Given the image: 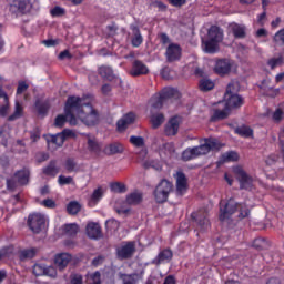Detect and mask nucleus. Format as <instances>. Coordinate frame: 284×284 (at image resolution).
I'll use <instances>...</instances> for the list:
<instances>
[{
	"label": "nucleus",
	"instance_id": "bf43d9fd",
	"mask_svg": "<svg viewBox=\"0 0 284 284\" xmlns=\"http://www.w3.org/2000/svg\"><path fill=\"white\" fill-rule=\"evenodd\" d=\"M150 7L151 8H158L159 10H166V6H165V3H163V2H161V1H159V0H155V1H152L151 3H150Z\"/></svg>",
	"mask_w": 284,
	"mask_h": 284
},
{
	"label": "nucleus",
	"instance_id": "de8ad7c7",
	"mask_svg": "<svg viewBox=\"0 0 284 284\" xmlns=\"http://www.w3.org/2000/svg\"><path fill=\"white\" fill-rule=\"evenodd\" d=\"M34 276H44L45 275V265L44 264H36L33 266Z\"/></svg>",
	"mask_w": 284,
	"mask_h": 284
},
{
	"label": "nucleus",
	"instance_id": "7ed1b4c3",
	"mask_svg": "<svg viewBox=\"0 0 284 284\" xmlns=\"http://www.w3.org/2000/svg\"><path fill=\"white\" fill-rule=\"evenodd\" d=\"M221 41H223V29L212 26L207 31V40L202 41L205 52L214 54L219 50Z\"/></svg>",
	"mask_w": 284,
	"mask_h": 284
},
{
	"label": "nucleus",
	"instance_id": "412c9836",
	"mask_svg": "<svg viewBox=\"0 0 284 284\" xmlns=\"http://www.w3.org/2000/svg\"><path fill=\"white\" fill-rule=\"evenodd\" d=\"M87 146L89 152H91L92 154H97V155L101 154V143L97 141V138L88 135Z\"/></svg>",
	"mask_w": 284,
	"mask_h": 284
},
{
	"label": "nucleus",
	"instance_id": "2eb2a0df",
	"mask_svg": "<svg viewBox=\"0 0 284 284\" xmlns=\"http://www.w3.org/2000/svg\"><path fill=\"white\" fill-rule=\"evenodd\" d=\"M175 181H176V194L179 196H183L185 192H187V178L185 176V173L178 172L175 174Z\"/></svg>",
	"mask_w": 284,
	"mask_h": 284
},
{
	"label": "nucleus",
	"instance_id": "864d4df0",
	"mask_svg": "<svg viewBox=\"0 0 284 284\" xmlns=\"http://www.w3.org/2000/svg\"><path fill=\"white\" fill-rule=\"evenodd\" d=\"M10 110V102H8V97L7 100H4V103L0 105V116H6Z\"/></svg>",
	"mask_w": 284,
	"mask_h": 284
},
{
	"label": "nucleus",
	"instance_id": "a18cd8bd",
	"mask_svg": "<svg viewBox=\"0 0 284 284\" xmlns=\"http://www.w3.org/2000/svg\"><path fill=\"white\" fill-rule=\"evenodd\" d=\"M51 143H54L58 148H61L65 143V139L61 133H58L51 138Z\"/></svg>",
	"mask_w": 284,
	"mask_h": 284
},
{
	"label": "nucleus",
	"instance_id": "f8f14e48",
	"mask_svg": "<svg viewBox=\"0 0 284 284\" xmlns=\"http://www.w3.org/2000/svg\"><path fill=\"white\" fill-rule=\"evenodd\" d=\"M181 126V119L179 116L171 118L164 126V134L166 136H176L179 128Z\"/></svg>",
	"mask_w": 284,
	"mask_h": 284
},
{
	"label": "nucleus",
	"instance_id": "603ef678",
	"mask_svg": "<svg viewBox=\"0 0 284 284\" xmlns=\"http://www.w3.org/2000/svg\"><path fill=\"white\" fill-rule=\"evenodd\" d=\"M36 106H37V110H38V113L39 114H48V110H49V105H48V103H37L36 104Z\"/></svg>",
	"mask_w": 284,
	"mask_h": 284
},
{
	"label": "nucleus",
	"instance_id": "4c0bfd02",
	"mask_svg": "<svg viewBox=\"0 0 284 284\" xmlns=\"http://www.w3.org/2000/svg\"><path fill=\"white\" fill-rule=\"evenodd\" d=\"M67 211L71 215L79 214V212H81V204L77 201H72L67 205Z\"/></svg>",
	"mask_w": 284,
	"mask_h": 284
},
{
	"label": "nucleus",
	"instance_id": "0e129e2a",
	"mask_svg": "<svg viewBox=\"0 0 284 284\" xmlns=\"http://www.w3.org/2000/svg\"><path fill=\"white\" fill-rule=\"evenodd\" d=\"M102 196H103V191L101 189H97L93 191L91 199L92 201H94V203H97Z\"/></svg>",
	"mask_w": 284,
	"mask_h": 284
},
{
	"label": "nucleus",
	"instance_id": "09e8293b",
	"mask_svg": "<svg viewBox=\"0 0 284 284\" xmlns=\"http://www.w3.org/2000/svg\"><path fill=\"white\" fill-rule=\"evenodd\" d=\"M70 283L71 284H83V275L79 273H72L70 275Z\"/></svg>",
	"mask_w": 284,
	"mask_h": 284
},
{
	"label": "nucleus",
	"instance_id": "6ab92c4d",
	"mask_svg": "<svg viewBox=\"0 0 284 284\" xmlns=\"http://www.w3.org/2000/svg\"><path fill=\"white\" fill-rule=\"evenodd\" d=\"M231 70L232 64H230V61L227 60H219L214 68V71L216 72V74H220V77L229 74Z\"/></svg>",
	"mask_w": 284,
	"mask_h": 284
},
{
	"label": "nucleus",
	"instance_id": "c03bdc74",
	"mask_svg": "<svg viewBox=\"0 0 284 284\" xmlns=\"http://www.w3.org/2000/svg\"><path fill=\"white\" fill-rule=\"evenodd\" d=\"M267 65L271 67V70H274L275 68L283 65V58H271L267 61Z\"/></svg>",
	"mask_w": 284,
	"mask_h": 284
},
{
	"label": "nucleus",
	"instance_id": "680f3d73",
	"mask_svg": "<svg viewBox=\"0 0 284 284\" xmlns=\"http://www.w3.org/2000/svg\"><path fill=\"white\" fill-rule=\"evenodd\" d=\"M29 85L24 81L18 83L17 94H23L28 90Z\"/></svg>",
	"mask_w": 284,
	"mask_h": 284
},
{
	"label": "nucleus",
	"instance_id": "4be33fe9",
	"mask_svg": "<svg viewBox=\"0 0 284 284\" xmlns=\"http://www.w3.org/2000/svg\"><path fill=\"white\" fill-rule=\"evenodd\" d=\"M87 235L89 239H101V225L91 222L87 225Z\"/></svg>",
	"mask_w": 284,
	"mask_h": 284
},
{
	"label": "nucleus",
	"instance_id": "f257e3e1",
	"mask_svg": "<svg viewBox=\"0 0 284 284\" xmlns=\"http://www.w3.org/2000/svg\"><path fill=\"white\" fill-rule=\"evenodd\" d=\"M65 112L70 125H97L99 123V112L90 104V98L70 95L65 102Z\"/></svg>",
	"mask_w": 284,
	"mask_h": 284
},
{
	"label": "nucleus",
	"instance_id": "052dcab7",
	"mask_svg": "<svg viewBox=\"0 0 284 284\" xmlns=\"http://www.w3.org/2000/svg\"><path fill=\"white\" fill-rule=\"evenodd\" d=\"M42 205L44 207H49L50 210H54V207H57V202H54L52 199H47L43 200Z\"/></svg>",
	"mask_w": 284,
	"mask_h": 284
},
{
	"label": "nucleus",
	"instance_id": "a19ab883",
	"mask_svg": "<svg viewBox=\"0 0 284 284\" xmlns=\"http://www.w3.org/2000/svg\"><path fill=\"white\" fill-rule=\"evenodd\" d=\"M64 233L68 234V236H75V234L79 232V225L77 224H65Z\"/></svg>",
	"mask_w": 284,
	"mask_h": 284
},
{
	"label": "nucleus",
	"instance_id": "5fc2aeb1",
	"mask_svg": "<svg viewBox=\"0 0 284 284\" xmlns=\"http://www.w3.org/2000/svg\"><path fill=\"white\" fill-rule=\"evenodd\" d=\"M30 138L33 141V143H37V141L41 139V130H39V128L33 129L30 133Z\"/></svg>",
	"mask_w": 284,
	"mask_h": 284
},
{
	"label": "nucleus",
	"instance_id": "c9c22d12",
	"mask_svg": "<svg viewBox=\"0 0 284 284\" xmlns=\"http://www.w3.org/2000/svg\"><path fill=\"white\" fill-rule=\"evenodd\" d=\"M200 90H202V92H210V90H214V82L206 78L200 80Z\"/></svg>",
	"mask_w": 284,
	"mask_h": 284
},
{
	"label": "nucleus",
	"instance_id": "ddd939ff",
	"mask_svg": "<svg viewBox=\"0 0 284 284\" xmlns=\"http://www.w3.org/2000/svg\"><path fill=\"white\" fill-rule=\"evenodd\" d=\"M192 217L200 230H207V227H210V220L207 219V212L205 210L193 213Z\"/></svg>",
	"mask_w": 284,
	"mask_h": 284
},
{
	"label": "nucleus",
	"instance_id": "a211bd4d",
	"mask_svg": "<svg viewBox=\"0 0 284 284\" xmlns=\"http://www.w3.org/2000/svg\"><path fill=\"white\" fill-rule=\"evenodd\" d=\"M150 70L142 61L135 60L130 71L131 77H141V74H148Z\"/></svg>",
	"mask_w": 284,
	"mask_h": 284
},
{
	"label": "nucleus",
	"instance_id": "f3484780",
	"mask_svg": "<svg viewBox=\"0 0 284 284\" xmlns=\"http://www.w3.org/2000/svg\"><path fill=\"white\" fill-rule=\"evenodd\" d=\"M136 120V115L130 112L122 116L116 123L119 132H123L129 125H132Z\"/></svg>",
	"mask_w": 284,
	"mask_h": 284
},
{
	"label": "nucleus",
	"instance_id": "13d9d810",
	"mask_svg": "<svg viewBox=\"0 0 284 284\" xmlns=\"http://www.w3.org/2000/svg\"><path fill=\"white\" fill-rule=\"evenodd\" d=\"M62 14H65V9L61 7H55L51 10L52 17H62Z\"/></svg>",
	"mask_w": 284,
	"mask_h": 284
},
{
	"label": "nucleus",
	"instance_id": "393cba45",
	"mask_svg": "<svg viewBox=\"0 0 284 284\" xmlns=\"http://www.w3.org/2000/svg\"><path fill=\"white\" fill-rule=\"evenodd\" d=\"M14 179L19 185H28L30 179V172L27 170H21L14 173Z\"/></svg>",
	"mask_w": 284,
	"mask_h": 284
},
{
	"label": "nucleus",
	"instance_id": "aec40b11",
	"mask_svg": "<svg viewBox=\"0 0 284 284\" xmlns=\"http://www.w3.org/2000/svg\"><path fill=\"white\" fill-rule=\"evenodd\" d=\"M72 261V255L68 253H61L55 255L54 263L59 270H65L68 267V263Z\"/></svg>",
	"mask_w": 284,
	"mask_h": 284
},
{
	"label": "nucleus",
	"instance_id": "b1692460",
	"mask_svg": "<svg viewBox=\"0 0 284 284\" xmlns=\"http://www.w3.org/2000/svg\"><path fill=\"white\" fill-rule=\"evenodd\" d=\"M98 72L100 77L106 81H114V79H119L110 67L102 65L98 69Z\"/></svg>",
	"mask_w": 284,
	"mask_h": 284
},
{
	"label": "nucleus",
	"instance_id": "5701e85b",
	"mask_svg": "<svg viewBox=\"0 0 284 284\" xmlns=\"http://www.w3.org/2000/svg\"><path fill=\"white\" fill-rule=\"evenodd\" d=\"M123 144L119 142L111 143L104 148V153H106L109 156H112L114 154H123L124 152Z\"/></svg>",
	"mask_w": 284,
	"mask_h": 284
},
{
	"label": "nucleus",
	"instance_id": "8fccbe9b",
	"mask_svg": "<svg viewBox=\"0 0 284 284\" xmlns=\"http://www.w3.org/2000/svg\"><path fill=\"white\" fill-rule=\"evenodd\" d=\"M111 191L118 193L125 192V184L119 182L112 183Z\"/></svg>",
	"mask_w": 284,
	"mask_h": 284
},
{
	"label": "nucleus",
	"instance_id": "f704fd0d",
	"mask_svg": "<svg viewBox=\"0 0 284 284\" xmlns=\"http://www.w3.org/2000/svg\"><path fill=\"white\" fill-rule=\"evenodd\" d=\"M23 116V106L19 101H16L14 112L9 116V121H17V119H21Z\"/></svg>",
	"mask_w": 284,
	"mask_h": 284
},
{
	"label": "nucleus",
	"instance_id": "3c124183",
	"mask_svg": "<svg viewBox=\"0 0 284 284\" xmlns=\"http://www.w3.org/2000/svg\"><path fill=\"white\" fill-rule=\"evenodd\" d=\"M44 276H50V278H57V268L53 266H44Z\"/></svg>",
	"mask_w": 284,
	"mask_h": 284
},
{
	"label": "nucleus",
	"instance_id": "e2e57ef3",
	"mask_svg": "<svg viewBox=\"0 0 284 284\" xmlns=\"http://www.w3.org/2000/svg\"><path fill=\"white\" fill-rule=\"evenodd\" d=\"M92 284H101V273L99 271L90 275Z\"/></svg>",
	"mask_w": 284,
	"mask_h": 284
},
{
	"label": "nucleus",
	"instance_id": "0eeeda50",
	"mask_svg": "<svg viewBox=\"0 0 284 284\" xmlns=\"http://www.w3.org/2000/svg\"><path fill=\"white\" fill-rule=\"evenodd\" d=\"M171 97H174V89L172 88H165L161 93L154 94L150 100L152 110H161L163 108L164 101Z\"/></svg>",
	"mask_w": 284,
	"mask_h": 284
},
{
	"label": "nucleus",
	"instance_id": "774afa93",
	"mask_svg": "<svg viewBox=\"0 0 284 284\" xmlns=\"http://www.w3.org/2000/svg\"><path fill=\"white\" fill-rule=\"evenodd\" d=\"M103 261H105V257H103L102 255L97 256L92 260L93 267H99V265H103Z\"/></svg>",
	"mask_w": 284,
	"mask_h": 284
},
{
	"label": "nucleus",
	"instance_id": "6e6d98bb",
	"mask_svg": "<svg viewBox=\"0 0 284 284\" xmlns=\"http://www.w3.org/2000/svg\"><path fill=\"white\" fill-rule=\"evenodd\" d=\"M274 41L275 43H282L284 45V29L275 33Z\"/></svg>",
	"mask_w": 284,
	"mask_h": 284
},
{
	"label": "nucleus",
	"instance_id": "7c9ffc66",
	"mask_svg": "<svg viewBox=\"0 0 284 284\" xmlns=\"http://www.w3.org/2000/svg\"><path fill=\"white\" fill-rule=\"evenodd\" d=\"M227 116H230V109L225 105L223 110H214L212 121H222L223 119H227Z\"/></svg>",
	"mask_w": 284,
	"mask_h": 284
},
{
	"label": "nucleus",
	"instance_id": "bb28decb",
	"mask_svg": "<svg viewBox=\"0 0 284 284\" xmlns=\"http://www.w3.org/2000/svg\"><path fill=\"white\" fill-rule=\"evenodd\" d=\"M165 123V115L163 113H152L151 114V125L154 130L161 128Z\"/></svg>",
	"mask_w": 284,
	"mask_h": 284
},
{
	"label": "nucleus",
	"instance_id": "72a5a7b5",
	"mask_svg": "<svg viewBox=\"0 0 284 284\" xmlns=\"http://www.w3.org/2000/svg\"><path fill=\"white\" fill-rule=\"evenodd\" d=\"M235 134L248 139V136H252V134H254V131L250 126L242 125L235 129Z\"/></svg>",
	"mask_w": 284,
	"mask_h": 284
},
{
	"label": "nucleus",
	"instance_id": "20e7f679",
	"mask_svg": "<svg viewBox=\"0 0 284 284\" xmlns=\"http://www.w3.org/2000/svg\"><path fill=\"white\" fill-rule=\"evenodd\" d=\"M239 92V85L234 82L229 83L226 92L224 94L225 106L230 110H236L243 105V97L236 94Z\"/></svg>",
	"mask_w": 284,
	"mask_h": 284
},
{
	"label": "nucleus",
	"instance_id": "1a4fd4ad",
	"mask_svg": "<svg viewBox=\"0 0 284 284\" xmlns=\"http://www.w3.org/2000/svg\"><path fill=\"white\" fill-rule=\"evenodd\" d=\"M134 252H136V243L125 242L116 248V256L120 261H128V258L134 256Z\"/></svg>",
	"mask_w": 284,
	"mask_h": 284
},
{
	"label": "nucleus",
	"instance_id": "dca6fc26",
	"mask_svg": "<svg viewBox=\"0 0 284 284\" xmlns=\"http://www.w3.org/2000/svg\"><path fill=\"white\" fill-rule=\"evenodd\" d=\"M173 256H174V253H172V250L164 248L153 260V265H161L163 263H170V261H172Z\"/></svg>",
	"mask_w": 284,
	"mask_h": 284
},
{
	"label": "nucleus",
	"instance_id": "423d86ee",
	"mask_svg": "<svg viewBox=\"0 0 284 284\" xmlns=\"http://www.w3.org/2000/svg\"><path fill=\"white\" fill-rule=\"evenodd\" d=\"M172 182L168 180H162L154 191L156 203H165V201H168V196H170V192H172Z\"/></svg>",
	"mask_w": 284,
	"mask_h": 284
},
{
	"label": "nucleus",
	"instance_id": "4d7b16f0",
	"mask_svg": "<svg viewBox=\"0 0 284 284\" xmlns=\"http://www.w3.org/2000/svg\"><path fill=\"white\" fill-rule=\"evenodd\" d=\"M123 284H136V275H123Z\"/></svg>",
	"mask_w": 284,
	"mask_h": 284
},
{
	"label": "nucleus",
	"instance_id": "37998d69",
	"mask_svg": "<svg viewBox=\"0 0 284 284\" xmlns=\"http://www.w3.org/2000/svg\"><path fill=\"white\" fill-rule=\"evenodd\" d=\"M130 143H132V145L135 148H143V145H145V140L141 136L132 135L130 138Z\"/></svg>",
	"mask_w": 284,
	"mask_h": 284
},
{
	"label": "nucleus",
	"instance_id": "6e6552de",
	"mask_svg": "<svg viewBox=\"0 0 284 284\" xmlns=\"http://www.w3.org/2000/svg\"><path fill=\"white\" fill-rule=\"evenodd\" d=\"M28 225L33 234H40L45 227V216L41 213H32L28 217Z\"/></svg>",
	"mask_w": 284,
	"mask_h": 284
},
{
	"label": "nucleus",
	"instance_id": "e433bc0d",
	"mask_svg": "<svg viewBox=\"0 0 284 284\" xmlns=\"http://www.w3.org/2000/svg\"><path fill=\"white\" fill-rule=\"evenodd\" d=\"M64 109H65V106H64ZM64 114L65 115L60 114L55 118V121H54L55 128H63L65 125V123H68V122L70 123V118H68V113L65 112V110H64Z\"/></svg>",
	"mask_w": 284,
	"mask_h": 284
},
{
	"label": "nucleus",
	"instance_id": "2f4dec72",
	"mask_svg": "<svg viewBox=\"0 0 284 284\" xmlns=\"http://www.w3.org/2000/svg\"><path fill=\"white\" fill-rule=\"evenodd\" d=\"M63 168L64 170H67V172L70 174L72 172H79V164L77 163V161H74V159L72 158H68L64 163H63Z\"/></svg>",
	"mask_w": 284,
	"mask_h": 284
},
{
	"label": "nucleus",
	"instance_id": "473e14b6",
	"mask_svg": "<svg viewBox=\"0 0 284 284\" xmlns=\"http://www.w3.org/2000/svg\"><path fill=\"white\" fill-rule=\"evenodd\" d=\"M222 163H230L234 161H239V153L235 151H229L226 153H223L221 156Z\"/></svg>",
	"mask_w": 284,
	"mask_h": 284
},
{
	"label": "nucleus",
	"instance_id": "4468645a",
	"mask_svg": "<svg viewBox=\"0 0 284 284\" xmlns=\"http://www.w3.org/2000/svg\"><path fill=\"white\" fill-rule=\"evenodd\" d=\"M166 61L169 63H174L181 59V47L179 44L171 43L166 48L165 52Z\"/></svg>",
	"mask_w": 284,
	"mask_h": 284
},
{
	"label": "nucleus",
	"instance_id": "39448f33",
	"mask_svg": "<svg viewBox=\"0 0 284 284\" xmlns=\"http://www.w3.org/2000/svg\"><path fill=\"white\" fill-rule=\"evenodd\" d=\"M203 141L201 145L193 148L196 158L205 156V154H210V152H219V150L223 148V144L214 138H206Z\"/></svg>",
	"mask_w": 284,
	"mask_h": 284
},
{
	"label": "nucleus",
	"instance_id": "49530a36",
	"mask_svg": "<svg viewBox=\"0 0 284 284\" xmlns=\"http://www.w3.org/2000/svg\"><path fill=\"white\" fill-rule=\"evenodd\" d=\"M58 183L59 185H72V183H74V179L72 176L59 175Z\"/></svg>",
	"mask_w": 284,
	"mask_h": 284
},
{
	"label": "nucleus",
	"instance_id": "9b49d317",
	"mask_svg": "<svg viewBox=\"0 0 284 284\" xmlns=\"http://www.w3.org/2000/svg\"><path fill=\"white\" fill-rule=\"evenodd\" d=\"M32 4H30V1L28 0H13L10 4V12L12 14L19 16V14H28V12L31 10Z\"/></svg>",
	"mask_w": 284,
	"mask_h": 284
},
{
	"label": "nucleus",
	"instance_id": "69168bd1",
	"mask_svg": "<svg viewBox=\"0 0 284 284\" xmlns=\"http://www.w3.org/2000/svg\"><path fill=\"white\" fill-rule=\"evenodd\" d=\"M170 72H172V70L169 67H164L161 70V77L166 81H169V79H172V75L170 74Z\"/></svg>",
	"mask_w": 284,
	"mask_h": 284
},
{
	"label": "nucleus",
	"instance_id": "c756f323",
	"mask_svg": "<svg viewBox=\"0 0 284 284\" xmlns=\"http://www.w3.org/2000/svg\"><path fill=\"white\" fill-rule=\"evenodd\" d=\"M231 32L235 39H245V26L233 23L231 24Z\"/></svg>",
	"mask_w": 284,
	"mask_h": 284
},
{
	"label": "nucleus",
	"instance_id": "338daca9",
	"mask_svg": "<svg viewBox=\"0 0 284 284\" xmlns=\"http://www.w3.org/2000/svg\"><path fill=\"white\" fill-rule=\"evenodd\" d=\"M60 134L63 136L64 141L65 139H74L75 136L72 130H69V129H64Z\"/></svg>",
	"mask_w": 284,
	"mask_h": 284
},
{
	"label": "nucleus",
	"instance_id": "58836bf2",
	"mask_svg": "<svg viewBox=\"0 0 284 284\" xmlns=\"http://www.w3.org/2000/svg\"><path fill=\"white\" fill-rule=\"evenodd\" d=\"M37 256V250L28 248L20 252L21 261H26L27 258H34Z\"/></svg>",
	"mask_w": 284,
	"mask_h": 284
},
{
	"label": "nucleus",
	"instance_id": "ea45409f",
	"mask_svg": "<svg viewBox=\"0 0 284 284\" xmlns=\"http://www.w3.org/2000/svg\"><path fill=\"white\" fill-rule=\"evenodd\" d=\"M0 136L3 139L1 144L8 148V139L10 136V129L8 126L0 128Z\"/></svg>",
	"mask_w": 284,
	"mask_h": 284
},
{
	"label": "nucleus",
	"instance_id": "79ce46f5",
	"mask_svg": "<svg viewBox=\"0 0 284 284\" xmlns=\"http://www.w3.org/2000/svg\"><path fill=\"white\" fill-rule=\"evenodd\" d=\"M183 161H192V159H196V153L194 148H189L182 153Z\"/></svg>",
	"mask_w": 284,
	"mask_h": 284
},
{
	"label": "nucleus",
	"instance_id": "9d476101",
	"mask_svg": "<svg viewBox=\"0 0 284 284\" xmlns=\"http://www.w3.org/2000/svg\"><path fill=\"white\" fill-rule=\"evenodd\" d=\"M234 174L237 176V181L240 182L241 190H252V185L254 183V179L250 176L245 170L241 166L234 169Z\"/></svg>",
	"mask_w": 284,
	"mask_h": 284
},
{
	"label": "nucleus",
	"instance_id": "cd10ccee",
	"mask_svg": "<svg viewBox=\"0 0 284 284\" xmlns=\"http://www.w3.org/2000/svg\"><path fill=\"white\" fill-rule=\"evenodd\" d=\"M59 172L60 169L57 166V160H52L49 165L43 169V174L47 176H55Z\"/></svg>",
	"mask_w": 284,
	"mask_h": 284
},
{
	"label": "nucleus",
	"instance_id": "c85d7f7f",
	"mask_svg": "<svg viewBox=\"0 0 284 284\" xmlns=\"http://www.w3.org/2000/svg\"><path fill=\"white\" fill-rule=\"evenodd\" d=\"M143 201V195L139 192H133V193H130L128 196H126V205H139V203H141Z\"/></svg>",
	"mask_w": 284,
	"mask_h": 284
},
{
	"label": "nucleus",
	"instance_id": "a878e982",
	"mask_svg": "<svg viewBox=\"0 0 284 284\" xmlns=\"http://www.w3.org/2000/svg\"><path fill=\"white\" fill-rule=\"evenodd\" d=\"M131 30L133 32L132 45L133 48H139V45L143 43V36H141V30H139V27L136 26H131Z\"/></svg>",
	"mask_w": 284,
	"mask_h": 284
},
{
	"label": "nucleus",
	"instance_id": "f03ea898",
	"mask_svg": "<svg viewBox=\"0 0 284 284\" xmlns=\"http://www.w3.org/2000/svg\"><path fill=\"white\" fill-rule=\"evenodd\" d=\"M236 212H240L239 219H247V216H250V209H247V204L245 203H239L232 197L225 203H220V221L230 219V216Z\"/></svg>",
	"mask_w": 284,
	"mask_h": 284
}]
</instances>
